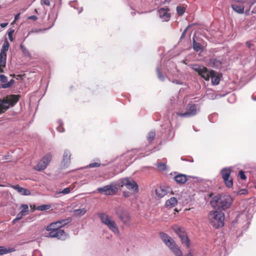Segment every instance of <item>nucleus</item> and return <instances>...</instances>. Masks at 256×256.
Here are the masks:
<instances>
[{"label":"nucleus","mask_w":256,"mask_h":256,"mask_svg":"<svg viewBox=\"0 0 256 256\" xmlns=\"http://www.w3.org/2000/svg\"><path fill=\"white\" fill-rule=\"evenodd\" d=\"M70 221L71 218H68L51 223L46 228L48 231H50L49 236L51 238H62L65 235V232L60 228L68 224Z\"/></svg>","instance_id":"f257e3e1"},{"label":"nucleus","mask_w":256,"mask_h":256,"mask_svg":"<svg viewBox=\"0 0 256 256\" xmlns=\"http://www.w3.org/2000/svg\"><path fill=\"white\" fill-rule=\"evenodd\" d=\"M232 198L228 194H218L210 200L212 206L219 210H225L230 208L232 202Z\"/></svg>","instance_id":"f03ea898"},{"label":"nucleus","mask_w":256,"mask_h":256,"mask_svg":"<svg viewBox=\"0 0 256 256\" xmlns=\"http://www.w3.org/2000/svg\"><path fill=\"white\" fill-rule=\"evenodd\" d=\"M255 0H233L232 8L238 14H250L252 6L255 3Z\"/></svg>","instance_id":"7ed1b4c3"},{"label":"nucleus","mask_w":256,"mask_h":256,"mask_svg":"<svg viewBox=\"0 0 256 256\" xmlns=\"http://www.w3.org/2000/svg\"><path fill=\"white\" fill-rule=\"evenodd\" d=\"M20 98L18 94H11L0 99V114L4 113L9 108L10 106H14L19 100Z\"/></svg>","instance_id":"20e7f679"},{"label":"nucleus","mask_w":256,"mask_h":256,"mask_svg":"<svg viewBox=\"0 0 256 256\" xmlns=\"http://www.w3.org/2000/svg\"><path fill=\"white\" fill-rule=\"evenodd\" d=\"M208 218L211 225L216 228L222 227L224 225V215L221 212H210L208 214Z\"/></svg>","instance_id":"39448f33"},{"label":"nucleus","mask_w":256,"mask_h":256,"mask_svg":"<svg viewBox=\"0 0 256 256\" xmlns=\"http://www.w3.org/2000/svg\"><path fill=\"white\" fill-rule=\"evenodd\" d=\"M160 236L162 242L170 248L176 256H182V251L172 238L164 232H160Z\"/></svg>","instance_id":"423d86ee"},{"label":"nucleus","mask_w":256,"mask_h":256,"mask_svg":"<svg viewBox=\"0 0 256 256\" xmlns=\"http://www.w3.org/2000/svg\"><path fill=\"white\" fill-rule=\"evenodd\" d=\"M98 216L102 224L108 226V228L115 234L119 232L118 228L116 222L112 218L104 213H100Z\"/></svg>","instance_id":"0eeeda50"},{"label":"nucleus","mask_w":256,"mask_h":256,"mask_svg":"<svg viewBox=\"0 0 256 256\" xmlns=\"http://www.w3.org/2000/svg\"><path fill=\"white\" fill-rule=\"evenodd\" d=\"M198 110L199 108L197 104L189 103L186 107V112H177V115L183 118H190L196 115Z\"/></svg>","instance_id":"6e6552de"},{"label":"nucleus","mask_w":256,"mask_h":256,"mask_svg":"<svg viewBox=\"0 0 256 256\" xmlns=\"http://www.w3.org/2000/svg\"><path fill=\"white\" fill-rule=\"evenodd\" d=\"M221 174L226 186L229 188H232L233 186L232 178L230 176L232 169L230 168H226L222 170Z\"/></svg>","instance_id":"1a4fd4ad"},{"label":"nucleus","mask_w":256,"mask_h":256,"mask_svg":"<svg viewBox=\"0 0 256 256\" xmlns=\"http://www.w3.org/2000/svg\"><path fill=\"white\" fill-rule=\"evenodd\" d=\"M193 70L198 73V74L202 78L206 81H208L210 80V70L205 66H194L192 68Z\"/></svg>","instance_id":"9d476101"},{"label":"nucleus","mask_w":256,"mask_h":256,"mask_svg":"<svg viewBox=\"0 0 256 256\" xmlns=\"http://www.w3.org/2000/svg\"><path fill=\"white\" fill-rule=\"evenodd\" d=\"M124 186L130 190H134L135 192H138V184L136 182L130 178H125L120 180V186Z\"/></svg>","instance_id":"9b49d317"},{"label":"nucleus","mask_w":256,"mask_h":256,"mask_svg":"<svg viewBox=\"0 0 256 256\" xmlns=\"http://www.w3.org/2000/svg\"><path fill=\"white\" fill-rule=\"evenodd\" d=\"M97 190L99 192L104 194L106 195H112L117 192L118 188L116 184L112 183L102 188H99Z\"/></svg>","instance_id":"f8f14e48"},{"label":"nucleus","mask_w":256,"mask_h":256,"mask_svg":"<svg viewBox=\"0 0 256 256\" xmlns=\"http://www.w3.org/2000/svg\"><path fill=\"white\" fill-rule=\"evenodd\" d=\"M52 156L50 154H47L35 166L34 169L40 171L44 170L51 161Z\"/></svg>","instance_id":"ddd939ff"},{"label":"nucleus","mask_w":256,"mask_h":256,"mask_svg":"<svg viewBox=\"0 0 256 256\" xmlns=\"http://www.w3.org/2000/svg\"><path fill=\"white\" fill-rule=\"evenodd\" d=\"M116 214L118 216V218L122 221L124 224H127L130 220V216L128 212L124 210L123 208H118L116 210Z\"/></svg>","instance_id":"4468645a"},{"label":"nucleus","mask_w":256,"mask_h":256,"mask_svg":"<svg viewBox=\"0 0 256 256\" xmlns=\"http://www.w3.org/2000/svg\"><path fill=\"white\" fill-rule=\"evenodd\" d=\"M0 81L2 83L1 88H10L14 83V80L13 79L8 82L7 78L4 74H0Z\"/></svg>","instance_id":"2eb2a0df"},{"label":"nucleus","mask_w":256,"mask_h":256,"mask_svg":"<svg viewBox=\"0 0 256 256\" xmlns=\"http://www.w3.org/2000/svg\"><path fill=\"white\" fill-rule=\"evenodd\" d=\"M170 10L168 8H160L158 10V14L160 17L164 22H168L169 20L170 17V14L168 13Z\"/></svg>","instance_id":"dca6fc26"},{"label":"nucleus","mask_w":256,"mask_h":256,"mask_svg":"<svg viewBox=\"0 0 256 256\" xmlns=\"http://www.w3.org/2000/svg\"><path fill=\"white\" fill-rule=\"evenodd\" d=\"M11 188L16 190L20 194L24 196H29L30 194V192L29 190L20 187L18 184L10 185Z\"/></svg>","instance_id":"f3484780"},{"label":"nucleus","mask_w":256,"mask_h":256,"mask_svg":"<svg viewBox=\"0 0 256 256\" xmlns=\"http://www.w3.org/2000/svg\"><path fill=\"white\" fill-rule=\"evenodd\" d=\"M70 153L68 150L64 151L63 156L62 164L64 166H68L70 160Z\"/></svg>","instance_id":"a211bd4d"},{"label":"nucleus","mask_w":256,"mask_h":256,"mask_svg":"<svg viewBox=\"0 0 256 256\" xmlns=\"http://www.w3.org/2000/svg\"><path fill=\"white\" fill-rule=\"evenodd\" d=\"M174 180L177 183L184 184L188 180L187 176L184 174H178L174 177Z\"/></svg>","instance_id":"6ab92c4d"},{"label":"nucleus","mask_w":256,"mask_h":256,"mask_svg":"<svg viewBox=\"0 0 256 256\" xmlns=\"http://www.w3.org/2000/svg\"><path fill=\"white\" fill-rule=\"evenodd\" d=\"M210 76L212 82L214 84H218L220 82V78L217 73L214 70H210Z\"/></svg>","instance_id":"aec40b11"},{"label":"nucleus","mask_w":256,"mask_h":256,"mask_svg":"<svg viewBox=\"0 0 256 256\" xmlns=\"http://www.w3.org/2000/svg\"><path fill=\"white\" fill-rule=\"evenodd\" d=\"M6 54H0V72H4L3 68L6 66Z\"/></svg>","instance_id":"412c9836"},{"label":"nucleus","mask_w":256,"mask_h":256,"mask_svg":"<svg viewBox=\"0 0 256 256\" xmlns=\"http://www.w3.org/2000/svg\"><path fill=\"white\" fill-rule=\"evenodd\" d=\"M172 230L180 238L185 236L187 234L182 228L178 226H174L172 228Z\"/></svg>","instance_id":"4be33fe9"},{"label":"nucleus","mask_w":256,"mask_h":256,"mask_svg":"<svg viewBox=\"0 0 256 256\" xmlns=\"http://www.w3.org/2000/svg\"><path fill=\"white\" fill-rule=\"evenodd\" d=\"M178 200L176 198L172 197L168 200L166 202V206L167 208L174 207L176 205Z\"/></svg>","instance_id":"5701e85b"},{"label":"nucleus","mask_w":256,"mask_h":256,"mask_svg":"<svg viewBox=\"0 0 256 256\" xmlns=\"http://www.w3.org/2000/svg\"><path fill=\"white\" fill-rule=\"evenodd\" d=\"M20 50L22 52L24 56L31 58V54L28 49L22 44H20Z\"/></svg>","instance_id":"b1692460"},{"label":"nucleus","mask_w":256,"mask_h":256,"mask_svg":"<svg viewBox=\"0 0 256 256\" xmlns=\"http://www.w3.org/2000/svg\"><path fill=\"white\" fill-rule=\"evenodd\" d=\"M156 195L160 198H162L166 196L167 192L166 190L162 188V187H160L156 189L155 190Z\"/></svg>","instance_id":"393cba45"},{"label":"nucleus","mask_w":256,"mask_h":256,"mask_svg":"<svg viewBox=\"0 0 256 256\" xmlns=\"http://www.w3.org/2000/svg\"><path fill=\"white\" fill-rule=\"evenodd\" d=\"M10 48V44L6 39L3 44L2 48L0 50V54H6V52L8 51Z\"/></svg>","instance_id":"a878e982"},{"label":"nucleus","mask_w":256,"mask_h":256,"mask_svg":"<svg viewBox=\"0 0 256 256\" xmlns=\"http://www.w3.org/2000/svg\"><path fill=\"white\" fill-rule=\"evenodd\" d=\"M192 44L194 50L196 52L202 49V44L200 42H196L194 38L192 40Z\"/></svg>","instance_id":"bb28decb"},{"label":"nucleus","mask_w":256,"mask_h":256,"mask_svg":"<svg viewBox=\"0 0 256 256\" xmlns=\"http://www.w3.org/2000/svg\"><path fill=\"white\" fill-rule=\"evenodd\" d=\"M86 212V210L84 208L80 209H76L74 210V214L76 216H80L84 214Z\"/></svg>","instance_id":"cd10ccee"},{"label":"nucleus","mask_w":256,"mask_h":256,"mask_svg":"<svg viewBox=\"0 0 256 256\" xmlns=\"http://www.w3.org/2000/svg\"><path fill=\"white\" fill-rule=\"evenodd\" d=\"M182 243L186 245V248H188L190 246V240L187 236L186 235L185 236L182 237L180 238Z\"/></svg>","instance_id":"c85d7f7f"},{"label":"nucleus","mask_w":256,"mask_h":256,"mask_svg":"<svg viewBox=\"0 0 256 256\" xmlns=\"http://www.w3.org/2000/svg\"><path fill=\"white\" fill-rule=\"evenodd\" d=\"M14 251V248L7 249L4 246H0V255H3Z\"/></svg>","instance_id":"c756f323"},{"label":"nucleus","mask_w":256,"mask_h":256,"mask_svg":"<svg viewBox=\"0 0 256 256\" xmlns=\"http://www.w3.org/2000/svg\"><path fill=\"white\" fill-rule=\"evenodd\" d=\"M156 166L159 170L164 171L166 168V165L164 162H159L156 164Z\"/></svg>","instance_id":"7c9ffc66"},{"label":"nucleus","mask_w":256,"mask_h":256,"mask_svg":"<svg viewBox=\"0 0 256 256\" xmlns=\"http://www.w3.org/2000/svg\"><path fill=\"white\" fill-rule=\"evenodd\" d=\"M51 206L50 204H42L40 206H38L36 208V210L40 211H42L44 210H48L50 208Z\"/></svg>","instance_id":"2f4dec72"},{"label":"nucleus","mask_w":256,"mask_h":256,"mask_svg":"<svg viewBox=\"0 0 256 256\" xmlns=\"http://www.w3.org/2000/svg\"><path fill=\"white\" fill-rule=\"evenodd\" d=\"M156 136V134L154 132H150L148 134V140L150 143H151L154 140Z\"/></svg>","instance_id":"473e14b6"},{"label":"nucleus","mask_w":256,"mask_h":256,"mask_svg":"<svg viewBox=\"0 0 256 256\" xmlns=\"http://www.w3.org/2000/svg\"><path fill=\"white\" fill-rule=\"evenodd\" d=\"M186 10V8L184 6H178L176 7V11L178 16L182 15Z\"/></svg>","instance_id":"72a5a7b5"},{"label":"nucleus","mask_w":256,"mask_h":256,"mask_svg":"<svg viewBox=\"0 0 256 256\" xmlns=\"http://www.w3.org/2000/svg\"><path fill=\"white\" fill-rule=\"evenodd\" d=\"M101 165V164L99 162H92L89 164L88 167L90 168H98L100 167Z\"/></svg>","instance_id":"f704fd0d"},{"label":"nucleus","mask_w":256,"mask_h":256,"mask_svg":"<svg viewBox=\"0 0 256 256\" xmlns=\"http://www.w3.org/2000/svg\"><path fill=\"white\" fill-rule=\"evenodd\" d=\"M14 30H10L8 32V38L10 42H12L14 40L13 38V34L14 32Z\"/></svg>","instance_id":"c9c22d12"},{"label":"nucleus","mask_w":256,"mask_h":256,"mask_svg":"<svg viewBox=\"0 0 256 256\" xmlns=\"http://www.w3.org/2000/svg\"><path fill=\"white\" fill-rule=\"evenodd\" d=\"M22 210L20 211V212L23 214H25L26 212L28 211V206L26 204H22Z\"/></svg>","instance_id":"e433bc0d"},{"label":"nucleus","mask_w":256,"mask_h":256,"mask_svg":"<svg viewBox=\"0 0 256 256\" xmlns=\"http://www.w3.org/2000/svg\"><path fill=\"white\" fill-rule=\"evenodd\" d=\"M41 4L42 6H50V0H41Z\"/></svg>","instance_id":"4c0bfd02"},{"label":"nucleus","mask_w":256,"mask_h":256,"mask_svg":"<svg viewBox=\"0 0 256 256\" xmlns=\"http://www.w3.org/2000/svg\"><path fill=\"white\" fill-rule=\"evenodd\" d=\"M238 176L242 180H245L246 178V176L244 172L242 170H240L239 172Z\"/></svg>","instance_id":"58836bf2"},{"label":"nucleus","mask_w":256,"mask_h":256,"mask_svg":"<svg viewBox=\"0 0 256 256\" xmlns=\"http://www.w3.org/2000/svg\"><path fill=\"white\" fill-rule=\"evenodd\" d=\"M156 70V72H157L158 76V78L160 79H162L164 78V76H163V75L162 74V73L160 71V68H157Z\"/></svg>","instance_id":"ea45409f"},{"label":"nucleus","mask_w":256,"mask_h":256,"mask_svg":"<svg viewBox=\"0 0 256 256\" xmlns=\"http://www.w3.org/2000/svg\"><path fill=\"white\" fill-rule=\"evenodd\" d=\"M57 130L60 132H62L64 131V128L62 123L57 127Z\"/></svg>","instance_id":"a19ab883"},{"label":"nucleus","mask_w":256,"mask_h":256,"mask_svg":"<svg viewBox=\"0 0 256 256\" xmlns=\"http://www.w3.org/2000/svg\"><path fill=\"white\" fill-rule=\"evenodd\" d=\"M70 188H66L63 190L61 192H60V193H62L63 194H68L70 193Z\"/></svg>","instance_id":"79ce46f5"},{"label":"nucleus","mask_w":256,"mask_h":256,"mask_svg":"<svg viewBox=\"0 0 256 256\" xmlns=\"http://www.w3.org/2000/svg\"><path fill=\"white\" fill-rule=\"evenodd\" d=\"M25 214H22L20 212L17 215L16 218L15 220H20L24 216H25Z\"/></svg>","instance_id":"37998d69"},{"label":"nucleus","mask_w":256,"mask_h":256,"mask_svg":"<svg viewBox=\"0 0 256 256\" xmlns=\"http://www.w3.org/2000/svg\"><path fill=\"white\" fill-rule=\"evenodd\" d=\"M240 194H246L248 193V190L246 189L242 190L239 192Z\"/></svg>","instance_id":"c03bdc74"},{"label":"nucleus","mask_w":256,"mask_h":256,"mask_svg":"<svg viewBox=\"0 0 256 256\" xmlns=\"http://www.w3.org/2000/svg\"><path fill=\"white\" fill-rule=\"evenodd\" d=\"M28 19L36 20L38 19V18L36 16H32L28 17Z\"/></svg>","instance_id":"a18cd8bd"},{"label":"nucleus","mask_w":256,"mask_h":256,"mask_svg":"<svg viewBox=\"0 0 256 256\" xmlns=\"http://www.w3.org/2000/svg\"><path fill=\"white\" fill-rule=\"evenodd\" d=\"M246 44L248 48H250L254 45L252 44L248 41L246 42Z\"/></svg>","instance_id":"49530a36"},{"label":"nucleus","mask_w":256,"mask_h":256,"mask_svg":"<svg viewBox=\"0 0 256 256\" xmlns=\"http://www.w3.org/2000/svg\"><path fill=\"white\" fill-rule=\"evenodd\" d=\"M186 29L184 32H183L182 33V36H181V37H180V38H184L186 36Z\"/></svg>","instance_id":"de8ad7c7"},{"label":"nucleus","mask_w":256,"mask_h":256,"mask_svg":"<svg viewBox=\"0 0 256 256\" xmlns=\"http://www.w3.org/2000/svg\"><path fill=\"white\" fill-rule=\"evenodd\" d=\"M123 195L126 197H128L130 196V194L128 192H123Z\"/></svg>","instance_id":"09e8293b"},{"label":"nucleus","mask_w":256,"mask_h":256,"mask_svg":"<svg viewBox=\"0 0 256 256\" xmlns=\"http://www.w3.org/2000/svg\"><path fill=\"white\" fill-rule=\"evenodd\" d=\"M20 15V14L19 13L15 16L14 22L16 21L19 18Z\"/></svg>","instance_id":"8fccbe9b"},{"label":"nucleus","mask_w":256,"mask_h":256,"mask_svg":"<svg viewBox=\"0 0 256 256\" xmlns=\"http://www.w3.org/2000/svg\"><path fill=\"white\" fill-rule=\"evenodd\" d=\"M8 24V23H2L0 24V26L2 27V28H5L6 26H7V25Z\"/></svg>","instance_id":"3c124183"},{"label":"nucleus","mask_w":256,"mask_h":256,"mask_svg":"<svg viewBox=\"0 0 256 256\" xmlns=\"http://www.w3.org/2000/svg\"><path fill=\"white\" fill-rule=\"evenodd\" d=\"M10 76L13 77V78H14V77H15V74H10Z\"/></svg>","instance_id":"603ef678"},{"label":"nucleus","mask_w":256,"mask_h":256,"mask_svg":"<svg viewBox=\"0 0 256 256\" xmlns=\"http://www.w3.org/2000/svg\"><path fill=\"white\" fill-rule=\"evenodd\" d=\"M19 76L20 77V75H18V78H19Z\"/></svg>","instance_id":"864d4df0"},{"label":"nucleus","mask_w":256,"mask_h":256,"mask_svg":"<svg viewBox=\"0 0 256 256\" xmlns=\"http://www.w3.org/2000/svg\"><path fill=\"white\" fill-rule=\"evenodd\" d=\"M19 76L20 77V75H18V78H19Z\"/></svg>","instance_id":"5fc2aeb1"}]
</instances>
